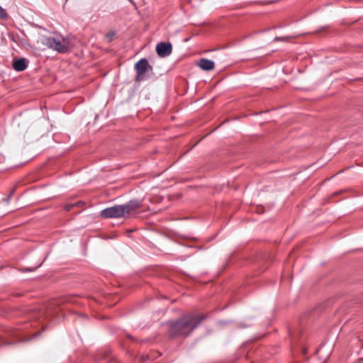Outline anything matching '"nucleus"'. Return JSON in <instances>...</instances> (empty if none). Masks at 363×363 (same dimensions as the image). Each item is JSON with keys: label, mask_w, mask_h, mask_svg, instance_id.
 I'll use <instances>...</instances> for the list:
<instances>
[{"label": "nucleus", "mask_w": 363, "mask_h": 363, "mask_svg": "<svg viewBox=\"0 0 363 363\" xmlns=\"http://www.w3.org/2000/svg\"><path fill=\"white\" fill-rule=\"evenodd\" d=\"M13 67L16 71L21 72L26 69L27 64L24 58L15 60L13 62Z\"/></svg>", "instance_id": "obj_8"}, {"label": "nucleus", "mask_w": 363, "mask_h": 363, "mask_svg": "<svg viewBox=\"0 0 363 363\" xmlns=\"http://www.w3.org/2000/svg\"><path fill=\"white\" fill-rule=\"evenodd\" d=\"M202 317L196 315H186L178 321L170 325L172 335H188L201 322Z\"/></svg>", "instance_id": "obj_1"}, {"label": "nucleus", "mask_w": 363, "mask_h": 363, "mask_svg": "<svg viewBox=\"0 0 363 363\" xmlns=\"http://www.w3.org/2000/svg\"><path fill=\"white\" fill-rule=\"evenodd\" d=\"M172 46L170 43H160L156 46V52L160 57H165L171 55Z\"/></svg>", "instance_id": "obj_5"}, {"label": "nucleus", "mask_w": 363, "mask_h": 363, "mask_svg": "<svg viewBox=\"0 0 363 363\" xmlns=\"http://www.w3.org/2000/svg\"><path fill=\"white\" fill-rule=\"evenodd\" d=\"M140 203L137 200H132L124 205H121L124 211V216L131 214L140 207Z\"/></svg>", "instance_id": "obj_6"}, {"label": "nucleus", "mask_w": 363, "mask_h": 363, "mask_svg": "<svg viewBox=\"0 0 363 363\" xmlns=\"http://www.w3.org/2000/svg\"><path fill=\"white\" fill-rule=\"evenodd\" d=\"M42 43L48 48L54 50L60 53L67 52L72 47L73 43L68 38H43Z\"/></svg>", "instance_id": "obj_2"}, {"label": "nucleus", "mask_w": 363, "mask_h": 363, "mask_svg": "<svg viewBox=\"0 0 363 363\" xmlns=\"http://www.w3.org/2000/svg\"><path fill=\"white\" fill-rule=\"evenodd\" d=\"M69 208H70V206H68L67 208V211H69Z\"/></svg>", "instance_id": "obj_10"}, {"label": "nucleus", "mask_w": 363, "mask_h": 363, "mask_svg": "<svg viewBox=\"0 0 363 363\" xmlns=\"http://www.w3.org/2000/svg\"><path fill=\"white\" fill-rule=\"evenodd\" d=\"M198 65L201 69L205 71L213 70L215 67L213 61L206 58L201 59L198 63Z\"/></svg>", "instance_id": "obj_7"}, {"label": "nucleus", "mask_w": 363, "mask_h": 363, "mask_svg": "<svg viewBox=\"0 0 363 363\" xmlns=\"http://www.w3.org/2000/svg\"><path fill=\"white\" fill-rule=\"evenodd\" d=\"M8 16L6 11L0 6V18L2 19L6 18Z\"/></svg>", "instance_id": "obj_9"}, {"label": "nucleus", "mask_w": 363, "mask_h": 363, "mask_svg": "<svg viewBox=\"0 0 363 363\" xmlns=\"http://www.w3.org/2000/svg\"><path fill=\"white\" fill-rule=\"evenodd\" d=\"M121 205H116L106 208L101 211V216L104 218H117L124 216V211Z\"/></svg>", "instance_id": "obj_3"}, {"label": "nucleus", "mask_w": 363, "mask_h": 363, "mask_svg": "<svg viewBox=\"0 0 363 363\" xmlns=\"http://www.w3.org/2000/svg\"><path fill=\"white\" fill-rule=\"evenodd\" d=\"M135 68L137 71V80L140 81L143 79L145 73L151 69V67L149 65L147 60L143 58L135 64Z\"/></svg>", "instance_id": "obj_4"}]
</instances>
